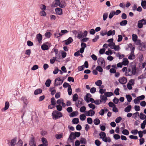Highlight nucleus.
<instances>
[{"instance_id": "obj_61", "label": "nucleus", "mask_w": 146, "mask_h": 146, "mask_svg": "<svg viewBox=\"0 0 146 146\" xmlns=\"http://www.w3.org/2000/svg\"><path fill=\"white\" fill-rule=\"evenodd\" d=\"M31 53V50L30 49L27 50L25 51V54L29 56Z\"/></svg>"}, {"instance_id": "obj_41", "label": "nucleus", "mask_w": 146, "mask_h": 146, "mask_svg": "<svg viewBox=\"0 0 146 146\" xmlns=\"http://www.w3.org/2000/svg\"><path fill=\"white\" fill-rule=\"evenodd\" d=\"M96 70L100 72H102L103 70L102 68L100 66H97Z\"/></svg>"}, {"instance_id": "obj_39", "label": "nucleus", "mask_w": 146, "mask_h": 146, "mask_svg": "<svg viewBox=\"0 0 146 146\" xmlns=\"http://www.w3.org/2000/svg\"><path fill=\"white\" fill-rule=\"evenodd\" d=\"M95 84L97 86H100L102 84V82L101 80H98L95 82Z\"/></svg>"}, {"instance_id": "obj_37", "label": "nucleus", "mask_w": 146, "mask_h": 146, "mask_svg": "<svg viewBox=\"0 0 146 146\" xmlns=\"http://www.w3.org/2000/svg\"><path fill=\"white\" fill-rule=\"evenodd\" d=\"M141 20L139 21L138 22L137 26L140 29L142 27L143 24Z\"/></svg>"}, {"instance_id": "obj_35", "label": "nucleus", "mask_w": 146, "mask_h": 146, "mask_svg": "<svg viewBox=\"0 0 146 146\" xmlns=\"http://www.w3.org/2000/svg\"><path fill=\"white\" fill-rule=\"evenodd\" d=\"M127 23V21L126 20H124L121 21L120 23V25L121 26H125L126 25Z\"/></svg>"}, {"instance_id": "obj_1", "label": "nucleus", "mask_w": 146, "mask_h": 146, "mask_svg": "<svg viewBox=\"0 0 146 146\" xmlns=\"http://www.w3.org/2000/svg\"><path fill=\"white\" fill-rule=\"evenodd\" d=\"M52 118L54 119H57L62 117V114L60 112L57 110L54 111L52 113Z\"/></svg>"}, {"instance_id": "obj_15", "label": "nucleus", "mask_w": 146, "mask_h": 146, "mask_svg": "<svg viewBox=\"0 0 146 146\" xmlns=\"http://www.w3.org/2000/svg\"><path fill=\"white\" fill-rule=\"evenodd\" d=\"M41 141L43 145L44 146H47L48 145V142L46 139L44 137H42L41 139Z\"/></svg>"}, {"instance_id": "obj_2", "label": "nucleus", "mask_w": 146, "mask_h": 146, "mask_svg": "<svg viewBox=\"0 0 146 146\" xmlns=\"http://www.w3.org/2000/svg\"><path fill=\"white\" fill-rule=\"evenodd\" d=\"M81 135L80 132H75L74 133L73 132L71 133L68 140H73L76 138V137H79Z\"/></svg>"}, {"instance_id": "obj_28", "label": "nucleus", "mask_w": 146, "mask_h": 146, "mask_svg": "<svg viewBox=\"0 0 146 146\" xmlns=\"http://www.w3.org/2000/svg\"><path fill=\"white\" fill-rule=\"evenodd\" d=\"M9 103L8 102H6L5 103V107L3 108V110L4 111L7 110L9 107Z\"/></svg>"}, {"instance_id": "obj_51", "label": "nucleus", "mask_w": 146, "mask_h": 146, "mask_svg": "<svg viewBox=\"0 0 146 146\" xmlns=\"http://www.w3.org/2000/svg\"><path fill=\"white\" fill-rule=\"evenodd\" d=\"M88 106L90 108H92L93 110H94L95 108V105L92 103L88 104Z\"/></svg>"}, {"instance_id": "obj_27", "label": "nucleus", "mask_w": 146, "mask_h": 146, "mask_svg": "<svg viewBox=\"0 0 146 146\" xmlns=\"http://www.w3.org/2000/svg\"><path fill=\"white\" fill-rule=\"evenodd\" d=\"M66 5V3L64 1H61V2H60V4L59 6L61 8H63L65 7Z\"/></svg>"}, {"instance_id": "obj_57", "label": "nucleus", "mask_w": 146, "mask_h": 146, "mask_svg": "<svg viewBox=\"0 0 146 146\" xmlns=\"http://www.w3.org/2000/svg\"><path fill=\"white\" fill-rule=\"evenodd\" d=\"M145 116V115L142 113H141L139 115L140 119L142 120H143L144 119Z\"/></svg>"}, {"instance_id": "obj_55", "label": "nucleus", "mask_w": 146, "mask_h": 146, "mask_svg": "<svg viewBox=\"0 0 146 146\" xmlns=\"http://www.w3.org/2000/svg\"><path fill=\"white\" fill-rule=\"evenodd\" d=\"M108 46L111 49H113V47L115 46V44L114 42L109 43L108 45Z\"/></svg>"}, {"instance_id": "obj_59", "label": "nucleus", "mask_w": 146, "mask_h": 146, "mask_svg": "<svg viewBox=\"0 0 146 146\" xmlns=\"http://www.w3.org/2000/svg\"><path fill=\"white\" fill-rule=\"evenodd\" d=\"M87 121L88 123L89 124H91L92 123L93 121L92 118L88 117L87 119Z\"/></svg>"}, {"instance_id": "obj_29", "label": "nucleus", "mask_w": 146, "mask_h": 146, "mask_svg": "<svg viewBox=\"0 0 146 146\" xmlns=\"http://www.w3.org/2000/svg\"><path fill=\"white\" fill-rule=\"evenodd\" d=\"M80 143L81 144H86L87 142L86 140L84 138L82 137L80 141Z\"/></svg>"}, {"instance_id": "obj_3", "label": "nucleus", "mask_w": 146, "mask_h": 146, "mask_svg": "<svg viewBox=\"0 0 146 146\" xmlns=\"http://www.w3.org/2000/svg\"><path fill=\"white\" fill-rule=\"evenodd\" d=\"M139 50L140 51H143L146 49V42H142L139 46Z\"/></svg>"}, {"instance_id": "obj_54", "label": "nucleus", "mask_w": 146, "mask_h": 146, "mask_svg": "<svg viewBox=\"0 0 146 146\" xmlns=\"http://www.w3.org/2000/svg\"><path fill=\"white\" fill-rule=\"evenodd\" d=\"M122 118L121 117L119 116L117 117L115 120V121L117 123H119L120 121L121 120Z\"/></svg>"}, {"instance_id": "obj_16", "label": "nucleus", "mask_w": 146, "mask_h": 146, "mask_svg": "<svg viewBox=\"0 0 146 146\" xmlns=\"http://www.w3.org/2000/svg\"><path fill=\"white\" fill-rule=\"evenodd\" d=\"M91 96V95L90 93H88L86 94V97H84V99L87 103L89 102V99Z\"/></svg>"}, {"instance_id": "obj_4", "label": "nucleus", "mask_w": 146, "mask_h": 146, "mask_svg": "<svg viewBox=\"0 0 146 146\" xmlns=\"http://www.w3.org/2000/svg\"><path fill=\"white\" fill-rule=\"evenodd\" d=\"M63 82V80H61L60 78H57L55 80L54 85L55 86L60 85L62 84Z\"/></svg>"}, {"instance_id": "obj_46", "label": "nucleus", "mask_w": 146, "mask_h": 146, "mask_svg": "<svg viewBox=\"0 0 146 146\" xmlns=\"http://www.w3.org/2000/svg\"><path fill=\"white\" fill-rule=\"evenodd\" d=\"M100 35L102 36H104L107 35V32L106 30L102 31L100 32Z\"/></svg>"}, {"instance_id": "obj_60", "label": "nucleus", "mask_w": 146, "mask_h": 146, "mask_svg": "<svg viewBox=\"0 0 146 146\" xmlns=\"http://www.w3.org/2000/svg\"><path fill=\"white\" fill-rule=\"evenodd\" d=\"M55 99L54 98H52L51 100V102L52 105L53 106H54L56 104V102L55 101Z\"/></svg>"}, {"instance_id": "obj_21", "label": "nucleus", "mask_w": 146, "mask_h": 146, "mask_svg": "<svg viewBox=\"0 0 146 146\" xmlns=\"http://www.w3.org/2000/svg\"><path fill=\"white\" fill-rule=\"evenodd\" d=\"M21 99V100L23 101L24 103L26 105H27L28 104V102L26 97H22Z\"/></svg>"}, {"instance_id": "obj_49", "label": "nucleus", "mask_w": 146, "mask_h": 146, "mask_svg": "<svg viewBox=\"0 0 146 146\" xmlns=\"http://www.w3.org/2000/svg\"><path fill=\"white\" fill-rule=\"evenodd\" d=\"M117 57H118L119 59H122L124 57L125 55L124 54H122L121 55L118 52L116 55Z\"/></svg>"}, {"instance_id": "obj_47", "label": "nucleus", "mask_w": 146, "mask_h": 146, "mask_svg": "<svg viewBox=\"0 0 146 146\" xmlns=\"http://www.w3.org/2000/svg\"><path fill=\"white\" fill-rule=\"evenodd\" d=\"M95 143L97 146H100L101 144V142L98 139L96 140L95 141Z\"/></svg>"}, {"instance_id": "obj_64", "label": "nucleus", "mask_w": 146, "mask_h": 146, "mask_svg": "<svg viewBox=\"0 0 146 146\" xmlns=\"http://www.w3.org/2000/svg\"><path fill=\"white\" fill-rule=\"evenodd\" d=\"M86 108L85 106H83L80 109V111L82 112H84L85 111Z\"/></svg>"}, {"instance_id": "obj_33", "label": "nucleus", "mask_w": 146, "mask_h": 146, "mask_svg": "<svg viewBox=\"0 0 146 146\" xmlns=\"http://www.w3.org/2000/svg\"><path fill=\"white\" fill-rule=\"evenodd\" d=\"M122 133L123 134L127 135L129 134V131L127 129H124L122 131Z\"/></svg>"}, {"instance_id": "obj_31", "label": "nucleus", "mask_w": 146, "mask_h": 146, "mask_svg": "<svg viewBox=\"0 0 146 146\" xmlns=\"http://www.w3.org/2000/svg\"><path fill=\"white\" fill-rule=\"evenodd\" d=\"M78 114V112L77 111H73L71 113L69 114V116L71 117H72L74 116H76Z\"/></svg>"}, {"instance_id": "obj_26", "label": "nucleus", "mask_w": 146, "mask_h": 146, "mask_svg": "<svg viewBox=\"0 0 146 146\" xmlns=\"http://www.w3.org/2000/svg\"><path fill=\"white\" fill-rule=\"evenodd\" d=\"M78 94H74L72 98V100L74 102L76 101L77 99H78Z\"/></svg>"}, {"instance_id": "obj_32", "label": "nucleus", "mask_w": 146, "mask_h": 146, "mask_svg": "<svg viewBox=\"0 0 146 146\" xmlns=\"http://www.w3.org/2000/svg\"><path fill=\"white\" fill-rule=\"evenodd\" d=\"M94 123L95 125H97L100 123V121L98 119L96 118L94 120Z\"/></svg>"}, {"instance_id": "obj_38", "label": "nucleus", "mask_w": 146, "mask_h": 146, "mask_svg": "<svg viewBox=\"0 0 146 146\" xmlns=\"http://www.w3.org/2000/svg\"><path fill=\"white\" fill-rule=\"evenodd\" d=\"M126 97L127 98V101L128 102H129L131 101L132 100V98L130 95H127L126 96Z\"/></svg>"}, {"instance_id": "obj_63", "label": "nucleus", "mask_w": 146, "mask_h": 146, "mask_svg": "<svg viewBox=\"0 0 146 146\" xmlns=\"http://www.w3.org/2000/svg\"><path fill=\"white\" fill-rule=\"evenodd\" d=\"M96 91V88L95 87H93L90 89V92L92 93H94Z\"/></svg>"}, {"instance_id": "obj_20", "label": "nucleus", "mask_w": 146, "mask_h": 146, "mask_svg": "<svg viewBox=\"0 0 146 146\" xmlns=\"http://www.w3.org/2000/svg\"><path fill=\"white\" fill-rule=\"evenodd\" d=\"M41 48L42 50H48L49 48L48 46L46 44H42L41 46Z\"/></svg>"}, {"instance_id": "obj_48", "label": "nucleus", "mask_w": 146, "mask_h": 146, "mask_svg": "<svg viewBox=\"0 0 146 146\" xmlns=\"http://www.w3.org/2000/svg\"><path fill=\"white\" fill-rule=\"evenodd\" d=\"M83 33L81 32H79L77 35V37L79 39H80L82 37H83Z\"/></svg>"}, {"instance_id": "obj_13", "label": "nucleus", "mask_w": 146, "mask_h": 146, "mask_svg": "<svg viewBox=\"0 0 146 146\" xmlns=\"http://www.w3.org/2000/svg\"><path fill=\"white\" fill-rule=\"evenodd\" d=\"M17 139V137H15L11 140V146H15L16 143Z\"/></svg>"}, {"instance_id": "obj_25", "label": "nucleus", "mask_w": 146, "mask_h": 146, "mask_svg": "<svg viewBox=\"0 0 146 146\" xmlns=\"http://www.w3.org/2000/svg\"><path fill=\"white\" fill-rule=\"evenodd\" d=\"M113 94V93L112 92H106L104 93V95L106 97H110Z\"/></svg>"}, {"instance_id": "obj_18", "label": "nucleus", "mask_w": 146, "mask_h": 146, "mask_svg": "<svg viewBox=\"0 0 146 146\" xmlns=\"http://www.w3.org/2000/svg\"><path fill=\"white\" fill-rule=\"evenodd\" d=\"M131 108V106L130 105H128L125 108L124 111L126 112H129L130 111Z\"/></svg>"}, {"instance_id": "obj_19", "label": "nucleus", "mask_w": 146, "mask_h": 146, "mask_svg": "<svg viewBox=\"0 0 146 146\" xmlns=\"http://www.w3.org/2000/svg\"><path fill=\"white\" fill-rule=\"evenodd\" d=\"M123 61L122 63L123 65H127L129 63V61L127 58H124L123 59Z\"/></svg>"}, {"instance_id": "obj_6", "label": "nucleus", "mask_w": 146, "mask_h": 146, "mask_svg": "<svg viewBox=\"0 0 146 146\" xmlns=\"http://www.w3.org/2000/svg\"><path fill=\"white\" fill-rule=\"evenodd\" d=\"M60 4V0H55L52 4V6L53 7H56L59 6Z\"/></svg>"}, {"instance_id": "obj_5", "label": "nucleus", "mask_w": 146, "mask_h": 146, "mask_svg": "<svg viewBox=\"0 0 146 146\" xmlns=\"http://www.w3.org/2000/svg\"><path fill=\"white\" fill-rule=\"evenodd\" d=\"M118 80L119 82L121 84H126L127 81V79L125 77L120 78Z\"/></svg>"}, {"instance_id": "obj_58", "label": "nucleus", "mask_w": 146, "mask_h": 146, "mask_svg": "<svg viewBox=\"0 0 146 146\" xmlns=\"http://www.w3.org/2000/svg\"><path fill=\"white\" fill-rule=\"evenodd\" d=\"M23 142L21 139H20L16 144V146H22Z\"/></svg>"}, {"instance_id": "obj_22", "label": "nucleus", "mask_w": 146, "mask_h": 146, "mask_svg": "<svg viewBox=\"0 0 146 146\" xmlns=\"http://www.w3.org/2000/svg\"><path fill=\"white\" fill-rule=\"evenodd\" d=\"M42 92V90L40 89H38L35 90L34 92V94L35 95H37L41 93Z\"/></svg>"}, {"instance_id": "obj_50", "label": "nucleus", "mask_w": 146, "mask_h": 146, "mask_svg": "<svg viewBox=\"0 0 146 146\" xmlns=\"http://www.w3.org/2000/svg\"><path fill=\"white\" fill-rule=\"evenodd\" d=\"M57 111H61L62 110V107L60 105H57L56 106Z\"/></svg>"}, {"instance_id": "obj_7", "label": "nucleus", "mask_w": 146, "mask_h": 146, "mask_svg": "<svg viewBox=\"0 0 146 146\" xmlns=\"http://www.w3.org/2000/svg\"><path fill=\"white\" fill-rule=\"evenodd\" d=\"M97 62L99 64H100V65H103L104 63H105V61L104 59L102 57L99 58Z\"/></svg>"}, {"instance_id": "obj_11", "label": "nucleus", "mask_w": 146, "mask_h": 146, "mask_svg": "<svg viewBox=\"0 0 146 146\" xmlns=\"http://www.w3.org/2000/svg\"><path fill=\"white\" fill-rule=\"evenodd\" d=\"M35 144L34 138L33 137H31L29 141V145L31 146H33Z\"/></svg>"}, {"instance_id": "obj_52", "label": "nucleus", "mask_w": 146, "mask_h": 146, "mask_svg": "<svg viewBox=\"0 0 146 146\" xmlns=\"http://www.w3.org/2000/svg\"><path fill=\"white\" fill-rule=\"evenodd\" d=\"M63 87L64 88H69V87H70L71 86L68 83H66V82H65L63 84Z\"/></svg>"}, {"instance_id": "obj_23", "label": "nucleus", "mask_w": 146, "mask_h": 146, "mask_svg": "<svg viewBox=\"0 0 146 146\" xmlns=\"http://www.w3.org/2000/svg\"><path fill=\"white\" fill-rule=\"evenodd\" d=\"M141 5L143 9H146V1L142 0L141 1Z\"/></svg>"}, {"instance_id": "obj_42", "label": "nucleus", "mask_w": 146, "mask_h": 146, "mask_svg": "<svg viewBox=\"0 0 146 146\" xmlns=\"http://www.w3.org/2000/svg\"><path fill=\"white\" fill-rule=\"evenodd\" d=\"M136 66L132 68V70L131 71V74L132 75H135L136 73Z\"/></svg>"}, {"instance_id": "obj_17", "label": "nucleus", "mask_w": 146, "mask_h": 146, "mask_svg": "<svg viewBox=\"0 0 146 146\" xmlns=\"http://www.w3.org/2000/svg\"><path fill=\"white\" fill-rule=\"evenodd\" d=\"M102 139V140L106 142H110L111 141V140L110 138L108 137L107 138L106 136V137H103Z\"/></svg>"}, {"instance_id": "obj_34", "label": "nucleus", "mask_w": 146, "mask_h": 146, "mask_svg": "<svg viewBox=\"0 0 146 146\" xmlns=\"http://www.w3.org/2000/svg\"><path fill=\"white\" fill-rule=\"evenodd\" d=\"M86 115L84 114H81L80 115V119L82 121H84L86 119Z\"/></svg>"}, {"instance_id": "obj_56", "label": "nucleus", "mask_w": 146, "mask_h": 146, "mask_svg": "<svg viewBox=\"0 0 146 146\" xmlns=\"http://www.w3.org/2000/svg\"><path fill=\"white\" fill-rule=\"evenodd\" d=\"M113 137L115 140H118L120 138V135L118 134H115L113 135Z\"/></svg>"}, {"instance_id": "obj_24", "label": "nucleus", "mask_w": 146, "mask_h": 146, "mask_svg": "<svg viewBox=\"0 0 146 146\" xmlns=\"http://www.w3.org/2000/svg\"><path fill=\"white\" fill-rule=\"evenodd\" d=\"M125 75L127 76H131L132 75L131 74V71L130 68H128V70H126L125 72Z\"/></svg>"}, {"instance_id": "obj_62", "label": "nucleus", "mask_w": 146, "mask_h": 146, "mask_svg": "<svg viewBox=\"0 0 146 146\" xmlns=\"http://www.w3.org/2000/svg\"><path fill=\"white\" fill-rule=\"evenodd\" d=\"M51 35V33L50 32L46 33L45 34V35L46 37L49 38Z\"/></svg>"}, {"instance_id": "obj_12", "label": "nucleus", "mask_w": 146, "mask_h": 146, "mask_svg": "<svg viewBox=\"0 0 146 146\" xmlns=\"http://www.w3.org/2000/svg\"><path fill=\"white\" fill-rule=\"evenodd\" d=\"M36 38L38 42L39 43L40 42L42 39V35L40 33L37 34L36 36Z\"/></svg>"}, {"instance_id": "obj_45", "label": "nucleus", "mask_w": 146, "mask_h": 146, "mask_svg": "<svg viewBox=\"0 0 146 146\" xmlns=\"http://www.w3.org/2000/svg\"><path fill=\"white\" fill-rule=\"evenodd\" d=\"M56 56L53 57L52 59H51L50 60V62L52 64H53L55 61H57V60H56Z\"/></svg>"}, {"instance_id": "obj_30", "label": "nucleus", "mask_w": 146, "mask_h": 146, "mask_svg": "<svg viewBox=\"0 0 146 146\" xmlns=\"http://www.w3.org/2000/svg\"><path fill=\"white\" fill-rule=\"evenodd\" d=\"M79 122V119L78 118H74L72 120L73 123L74 124H77Z\"/></svg>"}, {"instance_id": "obj_36", "label": "nucleus", "mask_w": 146, "mask_h": 146, "mask_svg": "<svg viewBox=\"0 0 146 146\" xmlns=\"http://www.w3.org/2000/svg\"><path fill=\"white\" fill-rule=\"evenodd\" d=\"M51 81L50 79H48L46 81L45 84L46 87H49L50 86Z\"/></svg>"}, {"instance_id": "obj_43", "label": "nucleus", "mask_w": 146, "mask_h": 146, "mask_svg": "<svg viewBox=\"0 0 146 146\" xmlns=\"http://www.w3.org/2000/svg\"><path fill=\"white\" fill-rule=\"evenodd\" d=\"M115 15V13H114V11H111L109 15V18L110 19H111Z\"/></svg>"}, {"instance_id": "obj_8", "label": "nucleus", "mask_w": 146, "mask_h": 146, "mask_svg": "<svg viewBox=\"0 0 146 146\" xmlns=\"http://www.w3.org/2000/svg\"><path fill=\"white\" fill-rule=\"evenodd\" d=\"M55 11L56 13L58 15H60L62 14V9L60 8H56L55 9Z\"/></svg>"}, {"instance_id": "obj_44", "label": "nucleus", "mask_w": 146, "mask_h": 146, "mask_svg": "<svg viewBox=\"0 0 146 146\" xmlns=\"http://www.w3.org/2000/svg\"><path fill=\"white\" fill-rule=\"evenodd\" d=\"M132 40L134 42H135L137 40V36L136 35L133 34L132 35Z\"/></svg>"}, {"instance_id": "obj_53", "label": "nucleus", "mask_w": 146, "mask_h": 146, "mask_svg": "<svg viewBox=\"0 0 146 146\" xmlns=\"http://www.w3.org/2000/svg\"><path fill=\"white\" fill-rule=\"evenodd\" d=\"M119 101V99L116 97H115L113 100V102L115 104H117Z\"/></svg>"}, {"instance_id": "obj_14", "label": "nucleus", "mask_w": 146, "mask_h": 146, "mask_svg": "<svg viewBox=\"0 0 146 146\" xmlns=\"http://www.w3.org/2000/svg\"><path fill=\"white\" fill-rule=\"evenodd\" d=\"M115 31L114 30L111 31V30L109 31L108 33H107V35L108 36H109L111 35H113L115 34Z\"/></svg>"}, {"instance_id": "obj_40", "label": "nucleus", "mask_w": 146, "mask_h": 146, "mask_svg": "<svg viewBox=\"0 0 146 146\" xmlns=\"http://www.w3.org/2000/svg\"><path fill=\"white\" fill-rule=\"evenodd\" d=\"M99 136H100V138L102 139L103 137H106V135L104 132H101L99 134Z\"/></svg>"}, {"instance_id": "obj_10", "label": "nucleus", "mask_w": 146, "mask_h": 146, "mask_svg": "<svg viewBox=\"0 0 146 146\" xmlns=\"http://www.w3.org/2000/svg\"><path fill=\"white\" fill-rule=\"evenodd\" d=\"M100 98L101 99L100 100L101 101V102H103L104 103H105L108 100L107 98L104 95H101L100 96Z\"/></svg>"}, {"instance_id": "obj_9", "label": "nucleus", "mask_w": 146, "mask_h": 146, "mask_svg": "<svg viewBox=\"0 0 146 146\" xmlns=\"http://www.w3.org/2000/svg\"><path fill=\"white\" fill-rule=\"evenodd\" d=\"M73 41L72 38L71 37H69L67 40H66L64 41L65 42V44L68 45L70 44Z\"/></svg>"}]
</instances>
